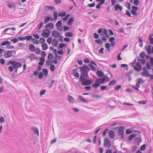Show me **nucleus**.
I'll list each match as a JSON object with an SVG mask.
<instances>
[{
	"label": "nucleus",
	"mask_w": 153,
	"mask_h": 153,
	"mask_svg": "<svg viewBox=\"0 0 153 153\" xmlns=\"http://www.w3.org/2000/svg\"><path fill=\"white\" fill-rule=\"evenodd\" d=\"M115 38L113 37H111L109 39V41L111 42V46L112 47H113L115 44Z\"/></svg>",
	"instance_id": "12"
},
{
	"label": "nucleus",
	"mask_w": 153,
	"mask_h": 153,
	"mask_svg": "<svg viewBox=\"0 0 153 153\" xmlns=\"http://www.w3.org/2000/svg\"><path fill=\"white\" fill-rule=\"evenodd\" d=\"M134 69L137 71H140L142 69V66L139 62H137L136 65L134 67Z\"/></svg>",
	"instance_id": "8"
},
{
	"label": "nucleus",
	"mask_w": 153,
	"mask_h": 153,
	"mask_svg": "<svg viewBox=\"0 0 153 153\" xmlns=\"http://www.w3.org/2000/svg\"><path fill=\"white\" fill-rule=\"evenodd\" d=\"M7 49H13L14 47V46L10 45L9 44H8L7 45Z\"/></svg>",
	"instance_id": "45"
},
{
	"label": "nucleus",
	"mask_w": 153,
	"mask_h": 153,
	"mask_svg": "<svg viewBox=\"0 0 153 153\" xmlns=\"http://www.w3.org/2000/svg\"><path fill=\"white\" fill-rule=\"evenodd\" d=\"M52 36L55 38L59 37L60 36V33L57 31H53L51 33Z\"/></svg>",
	"instance_id": "11"
},
{
	"label": "nucleus",
	"mask_w": 153,
	"mask_h": 153,
	"mask_svg": "<svg viewBox=\"0 0 153 153\" xmlns=\"http://www.w3.org/2000/svg\"><path fill=\"white\" fill-rule=\"evenodd\" d=\"M54 27V25L52 23H49L48 24L45 26V28H49L52 29Z\"/></svg>",
	"instance_id": "13"
},
{
	"label": "nucleus",
	"mask_w": 153,
	"mask_h": 153,
	"mask_svg": "<svg viewBox=\"0 0 153 153\" xmlns=\"http://www.w3.org/2000/svg\"><path fill=\"white\" fill-rule=\"evenodd\" d=\"M10 44V42H9L8 41H5V42H2L1 44V46H4V45H7V44Z\"/></svg>",
	"instance_id": "35"
},
{
	"label": "nucleus",
	"mask_w": 153,
	"mask_h": 153,
	"mask_svg": "<svg viewBox=\"0 0 153 153\" xmlns=\"http://www.w3.org/2000/svg\"><path fill=\"white\" fill-rule=\"evenodd\" d=\"M42 48L43 50H45L48 48V46L46 43L43 44L42 45Z\"/></svg>",
	"instance_id": "27"
},
{
	"label": "nucleus",
	"mask_w": 153,
	"mask_h": 153,
	"mask_svg": "<svg viewBox=\"0 0 153 153\" xmlns=\"http://www.w3.org/2000/svg\"><path fill=\"white\" fill-rule=\"evenodd\" d=\"M74 21V18L73 17H71L68 21V25H72V23Z\"/></svg>",
	"instance_id": "24"
},
{
	"label": "nucleus",
	"mask_w": 153,
	"mask_h": 153,
	"mask_svg": "<svg viewBox=\"0 0 153 153\" xmlns=\"http://www.w3.org/2000/svg\"><path fill=\"white\" fill-rule=\"evenodd\" d=\"M10 64H11L13 66L14 69L20 68L22 66V64L20 63L15 61L10 60L7 65H9Z\"/></svg>",
	"instance_id": "4"
},
{
	"label": "nucleus",
	"mask_w": 153,
	"mask_h": 153,
	"mask_svg": "<svg viewBox=\"0 0 153 153\" xmlns=\"http://www.w3.org/2000/svg\"><path fill=\"white\" fill-rule=\"evenodd\" d=\"M135 140L138 143H140L141 141L140 137H137L135 139Z\"/></svg>",
	"instance_id": "54"
},
{
	"label": "nucleus",
	"mask_w": 153,
	"mask_h": 153,
	"mask_svg": "<svg viewBox=\"0 0 153 153\" xmlns=\"http://www.w3.org/2000/svg\"><path fill=\"white\" fill-rule=\"evenodd\" d=\"M77 72V70L76 69H75L73 70L72 71V74L74 76L76 74Z\"/></svg>",
	"instance_id": "61"
},
{
	"label": "nucleus",
	"mask_w": 153,
	"mask_h": 153,
	"mask_svg": "<svg viewBox=\"0 0 153 153\" xmlns=\"http://www.w3.org/2000/svg\"><path fill=\"white\" fill-rule=\"evenodd\" d=\"M133 73V71L132 70H130L128 72H127L126 74V75L127 76H129L130 75Z\"/></svg>",
	"instance_id": "48"
},
{
	"label": "nucleus",
	"mask_w": 153,
	"mask_h": 153,
	"mask_svg": "<svg viewBox=\"0 0 153 153\" xmlns=\"http://www.w3.org/2000/svg\"><path fill=\"white\" fill-rule=\"evenodd\" d=\"M66 14L65 12H63L59 14L58 15L59 16H65L66 15Z\"/></svg>",
	"instance_id": "41"
},
{
	"label": "nucleus",
	"mask_w": 153,
	"mask_h": 153,
	"mask_svg": "<svg viewBox=\"0 0 153 153\" xmlns=\"http://www.w3.org/2000/svg\"><path fill=\"white\" fill-rule=\"evenodd\" d=\"M41 55L42 57H45L46 56V53L45 51H42L41 53Z\"/></svg>",
	"instance_id": "64"
},
{
	"label": "nucleus",
	"mask_w": 153,
	"mask_h": 153,
	"mask_svg": "<svg viewBox=\"0 0 153 153\" xmlns=\"http://www.w3.org/2000/svg\"><path fill=\"white\" fill-rule=\"evenodd\" d=\"M136 136V134H131L128 137V140L129 141H131L133 138L135 137Z\"/></svg>",
	"instance_id": "21"
},
{
	"label": "nucleus",
	"mask_w": 153,
	"mask_h": 153,
	"mask_svg": "<svg viewBox=\"0 0 153 153\" xmlns=\"http://www.w3.org/2000/svg\"><path fill=\"white\" fill-rule=\"evenodd\" d=\"M81 75L80 77L88 76V72L90 70L89 67L86 65H85L80 68Z\"/></svg>",
	"instance_id": "1"
},
{
	"label": "nucleus",
	"mask_w": 153,
	"mask_h": 153,
	"mask_svg": "<svg viewBox=\"0 0 153 153\" xmlns=\"http://www.w3.org/2000/svg\"><path fill=\"white\" fill-rule=\"evenodd\" d=\"M104 145L105 146H107L108 148H109L111 146V142L109 141V140L108 138H106L105 139Z\"/></svg>",
	"instance_id": "9"
},
{
	"label": "nucleus",
	"mask_w": 153,
	"mask_h": 153,
	"mask_svg": "<svg viewBox=\"0 0 153 153\" xmlns=\"http://www.w3.org/2000/svg\"><path fill=\"white\" fill-rule=\"evenodd\" d=\"M12 51H8L5 52L4 54V56L6 58H8L12 56Z\"/></svg>",
	"instance_id": "10"
},
{
	"label": "nucleus",
	"mask_w": 153,
	"mask_h": 153,
	"mask_svg": "<svg viewBox=\"0 0 153 153\" xmlns=\"http://www.w3.org/2000/svg\"><path fill=\"white\" fill-rule=\"evenodd\" d=\"M109 130L108 128L106 129L103 131L102 133V135L105 136L106 135L107 132L109 131Z\"/></svg>",
	"instance_id": "55"
},
{
	"label": "nucleus",
	"mask_w": 153,
	"mask_h": 153,
	"mask_svg": "<svg viewBox=\"0 0 153 153\" xmlns=\"http://www.w3.org/2000/svg\"><path fill=\"white\" fill-rule=\"evenodd\" d=\"M105 77L102 79H97L95 81L94 84L92 85V86L95 88H96L100 86V83H103L105 82Z\"/></svg>",
	"instance_id": "3"
},
{
	"label": "nucleus",
	"mask_w": 153,
	"mask_h": 153,
	"mask_svg": "<svg viewBox=\"0 0 153 153\" xmlns=\"http://www.w3.org/2000/svg\"><path fill=\"white\" fill-rule=\"evenodd\" d=\"M137 82L140 84L143 83L144 82V81L142 79L140 78L137 79Z\"/></svg>",
	"instance_id": "47"
},
{
	"label": "nucleus",
	"mask_w": 153,
	"mask_h": 153,
	"mask_svg": "<svg viewBox=\"0 0 153 153\" xmlns=\"http://www.w3.org/2000/svg\"><path fill=\"white\" fill-rule=\"evenodd\" d=\"M140 58H144L146 56L145 53L144 52H141L140 54Z\"/></svg>",
	"instance_id": "38"
},
{
	"label": "nucleus",
	"mask_w": 153,
	"mask_h": 153,
	"mask_svg": "<svg viewBox=\"0 0 153 153\" xmlns=\"http://www.w3.org/2000/svg\"><path fill=\"white\" fill-rule=\"evenodd\" d=\"M55 67L54 65H51L50 68V70L51 71L53 72L55 70Z\"/></svg>",
	"instance_id": "39"
},
{
	"label": "nucleus",
	"mask_w": 153,
	"mask_h": 153,
	"mask_svg": "<svg viewBox=\"0 0 153 153\" xmlns=\"http://www.w3.org/2000/svg\"><path fill=\"white\" fill-rule=\"evenodd\" d=\"M88 76H85L80 77L79 80L81 82L82 85H88L91 84L93 82L91 79H88L86 78H88Z\"/></svg>",
	"instance_id": "2"
},
{
	"label": "nucleus",
	"mask_w": 153,
	"mask_h": 153,
	"mask_svg": "<svg viewBox=\"0 0 153 153\" xmlns=\"http://www.w3.org/2000/svg\"><path fill=\"white\" fill-rule=\"evenodd\" d=\"M26 39L27 40H35V39L33 38L31 36H26Z\"/></svg>",
	"instance_id": "28"
},
{
	"label": "nucleus",
	"mask_w": 153,
	"mask_h": 153,
	"mask_svg": "<svg viewBox=\"0 0 153 153\" xmlns=\"http://www.w3.org/2000/svg\"><path fill=\"white\" fill-rule=\"evenodd\" d=\"M35 53L37 54H39L40 53V50L39 48H36L35 49Z\"/></svg>",
	"instance_id": "42"
},
{
	"label": "nucleus",
	"mask_w": 153,
	"mask_h": 153,
	"mask_svg": "<svg viewBox=\"0 0 153 153\" xmlns=\"http://www.w3.org/2000/svg\"><path fill=\"white\" fill-rule=\"evenodd\" d=\"M105 46L106 48L107 49L108 51H109L110 47V44L109 43H105Z\"/></svg>",
	"instance_id": "33"
},
{
	"label": "nucleus",
	"mask_w": 153,
	"mask_h": 153,
	"mask_svg": "<svg viewBox=\"0 0 153 153\" xmlns=\"http://www.w3.org/2000/svg\"><path fill=\"white\" fill-rule=\"evenodd\" d=\"M88 65L91 68L92 70L93 71H95L96 70V68L93 65H94L95 66H97V64L95 62L93 61H91Z\"/></svg>",
	"instance_id": "7"
},
{
	"label": "nucleus",
	"mask_w": 153,
	"mask_h": 153,
	"mask_svg": "<svg viewBox=\"0 0 153 153\" xmlns=\"http://www.w3.org/2000/svg\"><path fill=\"white\" fill-rule=\"evenodd\" d=\"M109 135L111 138H114L115 136L114 131L113 130H111L109 133Z\"/></svg>",
	"instance_id": "18"
},
{
	"label": "nucleus",
	"mask_w": 153,
	"mask_h": 153,
	"mask_svg": "<svg viewBox=\"0 0 153 153\" xmlns=\"http://www.w3.org/2000/svg\"><path fill=\"white\" fill-rule=\"evenodd\" d=\"M149 72L146 71H143L142 73V75L144 76L148 77V76L149 75Z\"/></svg>",
	"instance_id": "20"
},
{
	"label": "nucleus",
	"mask_w": 153,
	"mask_h": 153,
	"mask_svg": "<svg viewBox=\"0 0 153 153\" xmlns=\"http://www.w3.org/2000/svg\"><path fill=\"white\" fill-rule=\"evenodd\" d=\"M126 6L129 10L131 9V4L128 2L126 3Z\"/></svg>",
	"instance_id": "44"
},
{
	"label": "nucleus",
	"mask_w": 153,
	"mask_h": 153,
	"mask_svg": "<svg viewBox=\"0 0 153 153\" xmlns=\"http://www.w3.org/2000/svg\"><path fill=\"white\" fill-rule=\"evenodd\" d=\"M43 74L40 72L39 73L38 77L39 79H42L43 77Z\"/></svg>",
	"instance_id": "58"
},
{
	"label": "nucleus",
	"mask_w": 153,
	"mask_h": 153,
	"mask_svg": "<svg viewBox=\"0 0 153 153\" xmlns=\"http://www.w3.org/2000/svg\"><path fill=\"white\" fill-rule=\"evenodd\" d=\"M153 36V34L151 35L149 37V40H150V43L151 44H153V38H152L151 37Z\"/></svg>",
	"instance_id": "43"
},
{
	"label": "nucleus",
	"mask_w": 153,
	"mask_h": 153,
	"mask_svg": "<svg viewBox=\"0 0 153 153\" xmlns=\"http://www.w3.org/2000/svg\"><path fill=\"white\" fill-rule=\"evenodd\" d=\"M52 39V38L51 37H49L47 39V42L48 43L50 44L51 42Z\"/></svg>",
	"instance_id": "49"
},
{
	"label": "nucleus",
	"mask_w": 153,
	"mask_h": 153,
	"mask_svg": "<svg viewBox=\"0 0 153 153\" xmlns=\"http://www.w3.org/2000/svg\"><path fill=\"white\" fill-rule=\"evenodd\" d=\"M79 98L80 100L81 101L83 102L87 103L88 102V100L84 99L83 97L81 95H79Z\"/></svg>",
	"instance_id": "22"
},
{
	"label": "nucleus",
	"mask_w": 153,
	"mask_h": 153,
	"mask_svg": "<svg viewBox=\"0 0 153 153\" xmlns=\"http://www.w3.org/2000/svg\"><path fill=\"white\" fill-rule=\"evenodd\" d=\"M58 44V41L57 39H53L52 42V45L54 47H56Z\"/></svg>",
	"instance_id": "17"
},
{
	"label": "nucleus",
	"mask_w": 153,
	"mask_h": 153,
	"mask_svg": "<svg viewBox=\"0 0 153 153\" xmlns=\"http://www.w3.org/2000/svg\"><path fill=\"white\" fill-rule=\"evenodd\" d=\"M147 102L146 100H142L141 101H140L138 102V103L140 104H145Z\"/></svg>",
	"instance_id": "51"
},
{
	"label": "nucleus",
	"mask_w": 153,
	"mask_h": 153,
	"mask_svg": "<svg viewBox=\"0 0 153 153\" xmlns=\"http://www.w3.org/2000/svg\"><path fill=\"white\" fill-rule=\"evenodd\" d=\"M50 19L51 20V21H53V19L51 17H50L49 16H46L44 20V23L46 24L49 21Z\"/></svg>",
	"instance_id": "14"
},
{
	"label": "nucleus",
	"mask_w": 153,
	"mask_h": 153,
	"mask_svg": "<svg viewBox=\"0 0 153 153\" xmlns=\"http://www.w3.org/2000/svg\"><path fill=\"white\" fill-rule=\"evenodd\" d=\"M50 32L49 30L45 29L43 30L42 35L44 37L47 38L49 35Z\"/></svg>",
	"instance_id": "6"
},
{
	"label": "nucleus",
	"mask_w": 153,
	"mask_h": 153,
	"mask_svg": "<svg viewBox=\"0 0 153 153\" xmlns=\"http://www.w3.org/2000/svg\"><path fill=\"white\" fill-rule=\"evenodd\" d=\"M53 58V54L51 53H49L48 57V58L49 61H51Z\"/></svg>",
	"instance_id": "32"
},
{
	"label": "nucleus",
	"mask_w": 153,
	"mask_h": 153,
	"mask_svg": "<svg viewBox=\"0 0 153 153\" xmlns=\"http://www.w3.org/2000/svg\"><path fill=\"white\" fill-rule=\"evenodd\" d=\"M124 128L123 126H122L120 127L118 129V135L119 136H121V139H123L124 137Z\"/></svg>",
	"instance_id": "5"
},
{
	"label": "nucleus",
	"mask_w": 153,
	"mask_h": 153,
	"mask_svg": "<svg viewBox=\"0 0 153 153\" xmlns=\"http://www.w3.org/2000/svg\"><path fill=\"white\" fill-rule=\"evenodd\" d=\"M116 83V82L115 80H113L111 81L109 83V85H114Z\"/></svg>",
	"instance_id": "36"
},
{
	"label": "nucleus",
	"mask_w": 153,
	"mask_h": 153,
	"mask_svg": "<svg viewBox=\"0 0 153 153\" xmlns=\"http://www.w3.org/2000/svg\"><path fill=\"white\" fill-rule=\"evenodd\" d=\"M54 82H55V80H52L51 81V84L49 85L48 86V87H49V88H51V87L53 85V83H54Z\"/></svg>",
	"instance_id": "63"
},
{
	"label": "nucleus",
	"mask_w": 153,
	"mask_h": 153,
	"mask_svg": "<svg viewBox=\"0 0 153 153\" xmlns=\"http://www.w3.org/2000/svg\"><path fill=\"white\" fill-rule=\"evenodd\" d=\"M95 41L98 44L100 45H102V42L100 39H98L97 40H96Z\"/></svg>",
	"instance_id": "37"
},
{
	"label": "nucleus",
	"mask_w": 153,
	"mask_h": 153,
	"mask_svg": "<svg viewBox=\"0 0 153 153\" xmlns=\"http://www.w3.org/2000/svg\"><path fill=\"white\" fill-rule=\"evenodd\" d=\"M62 2V0H54V2L56 4H60Z\"/></svg>",
	"instance_id": "40"
},
{
	"label": "nucleus",
	"mask_w": 153,
	"mask_h": 153,
	"mask_svg": "<svg viewBox=\"0 0 153 153\" xmlns=\"http://www.w3.org/2000/svg\"><path fill=\"white\" fill-rule=\"evenodd\" d=\"M62 23L61 20L58 21L56 24V26L57 28L61 26Z\"/></svg>",
	"instance_id": "26"
},
{
	"label": "nucleus",
	"mask_w": 153,
	"mask_h": 153,
	"mask_svg": "<svg viewBox=\"0 0 153 153\" xmlns=\"http://www.w3.org/2000/svg\"><path fill=\"white\" fill-rule=\"evenodd\" d=\"M65 46L66 47L67 46V45H66L65 44L63 43H60L59 45L58 49H59V48H62Z\"/></svg>",
	"instance_id": "29"
},
{
	"label": "nucleus",
	"mask_w": 153,
	"mask_h": 153,
	"mask_svg": "<svg viewBox=\"0 0 153 153\" xmlns=\"http://www.w3.org/2000/svg\"><path fill=\"white\" fill-rule=\"evenodd\" d=\"M132 132V131L130 129H128L126 131V133L127 134L131 133Z\"/></svg>",
	"instance_id": "46"
},
{
	"label": "nucleus",
	"mask_w": 153,
	"mask_h": 153,
	"mask_svg": "<svg viewBox=\"0 0 153 153\" xmlns=\"http://www.w3.org/2000/svg\"><path fill=\"white\" fill-rule=\"evenodd\" d=\"M104 48H102L99 51V53L100 54H103L104 53Z\"/></svg>",
	"instance_id": "62"
},
{
	"label": "nucleus",
	"mask_w": 153,
	"mask_h": 153,
	"mask_svg": "<svg viewBox=\"0 0 153 153\" xmlns=\"http://www.w3.org/2000/svg\"><path fill=\"white\" fill-rule=\"evenodd\" d=\"M46 91V90H41L40 92V95L42 96L44 95Z\"/></svg>",
	"instance_id": "50"
},
{
	"label": "nucleus",
	"mask_w": 153,
	"mask_h": 153,
	"mask_svg": "<svg viewBox=\"0 0 153 153\" xmlns=\"http://www.w3.org/2000/svg\"><path fill=\"white\" fill-rule=\"evenodd\" d=\"M68 100L69 102H70L72 103H74V98L71 96L69 95L68 96Z\"/></svg>",
	"instance_id": "23"
},
{
	"label": "nucleus",
	"mask_w": 153,
	"mask_h": 153,
	"mask_svg": "<svg viewBox=\"0 0 153 153\" xmlns=\"http://www.w3.org/2000/svg\"><path fill=\"white\" fill-rule=\"evenodd\" d=\"M98 76L100 77H102L103 75V72L101 71H98L97 73Z\"/></svg>",
	"instance_id": "31"
},
{
	"label": "nucleus",
	"mask_w": 153,
	"mask_h": 153,
	"mask_svg": "<svg viewBox=\"0 0 153 153\" xmlns=\"http://www.w3.org/2000/svg\"><path fill=\"white\" fill-rule=\"evenodd\" d=\"M32 129L33 131L35 133H36L38 135H39V130L36 127H33L32 128Z\"/></svg>",
	"instance_id": "19"
},
{
	"label": "nucleus",
	"mask_w": 153,
	"mask_h": 153,
	"mask_svg": "<svg viewBox=\"0 0 153 153\" xmlns=\"http://www.w3.org/2000/svg\"><path fill=\"white\" fill-rule=\"evenodd\" d=\"M146 145L145 144H144L142 145L140 148V149L142 151L144 150L145 149Z\"/></svg>",
	"instance_id": "57"
},
{
	"label": "nucleus",
	"mask_w": 153,
	"mask_h": 153,
	"mask_svg": "<svg viewBox=\"0 0 153 153\" xmlns=\"http://www.w3.org/2000/svg\"><path fill=\"white\" fill-rule=\"evenodd\" d=\"M134 4L136 6H137L139 4V0H134Z\"/></svg>",
	"instance_id": "59"
},
{
	"label": "nucleus",
	"mask_w": 153,
	"mask_h": 153,
	"mask_svg": "<svg viewBox=\"0 0 153 153\" xmlns=\"http://www.w3.org/2000/svg\"><path fill=\"white\" fill-rule=\"evenodd\" d=\"M42 72L45 76H47L48 74V71L47 69L43 68Z\"/></svg>",
	"instance_id": "34"
},
{
	"label": "nucleus",
	"mask_w": 153,
	"mask_h": 153,
	"mask_svg": "<svg viewBox=\"0 0 153 153\" xmlns=\"http://www.w3.org/2000/svg\"><path fill=\"white\" fill-rule=\"evenodd\" d=\"M115 11H117L118 9H119L120 11H121L122 10L123 8L121 6H120L118 4H117L115 5Z\"/></svg>",
	"instance_id": "16"
},
{
	"label": "nucleus",
	"mask_w": 153,
	"mask_h": 153,
	"mask_svg": "<svg viewBox=\"0 0 153 153\" xmlns=\"http://www.w3.org/2000/svg\"><path fill=\"white\" fill-rule=\"evenodd\" d=\"M29 50L32 52H34L35 50V47L34 45L32 44H30L29 46Z\"/></svg>",
	"instance_id": "15"
},
{
	"label": "nucleus",
	"mask_w": 153,
	"mask_h": 153,
	"mask_svg": "<svg viewBox=\"0 0 153 153\" xmlns=\"http://www.w3.org/2000/svg\"><path fill=\"white\" fill-rule=\"evenodd\" d=\"M151 45H149L148 47V49L147 50V52L149 54H150L151 53Z\"/></svg>",
	"instance_id": "53"
},
{
	"label": "nucleus",
	"mask_w": 153,
	"mask_h": 153,
	"mask_svg": "<svg viewBox=\"0 0 153 153\" xmlns=\"http://www.w3.org/2000/svg\"><path fill=\"white\" fill-rule=\"evenodd\" d=\"M107 88V86L106 85H102L101 87V89L102 90H104Z\"/></svg>",
	"instance_id": "60"
},
{
	"label": "nucleus",
	"mask_w": 153,
	"mask_h": 153,
	"mask_svg": "<svg viewBox=\"0 0 153 153\" xmlns=\"http://www.w3.org/2000/svg\"><path fill=\"white\" fill-rule=\"evenodd\" d=\"M137 149V147L136 146H133L131 150L132 152H134Z\"/></svg>",
	"instance_id": "56"
},
{
	"label": "nucleus",
	"mask_w": 153,
	"mask_h": 153,
	"mask_svg": "<svg viewBox=\"0 0 153 153\" xmlns=\"http://www.w3.org/2000/svg\"><path fill=\"white\" fill-rule=\"evenodd\" d=\"M65 35L67 37H71L73 36V34L71 32H68L66 33L65 34Z\"/></svg>",
	"instance_id": "30"
},
{
	"label": "nucleus",
	"mask_w": 153,
	"mask_h": 153,
	"mask_svg": "<svg viewBox=\"0 0 153 153\" xmlns=\"http://www.w3.org/2000/svg\"><path fill=\"white\" fill-rule=\"evenodd\" d=\"M57 13L56 12L54 11L53 12V15L54 17V20H56L57 18Z\"/></svg>",
	"instance_id": "52"
},
{
	"label": "nucleus",
	"mask_w": 153,
	"mask_h": 153,
	"mask_svg": "<svg viewBox=\"0 0 153 153\" xmlns=\"http://www.w3.org/2000/svg\"><path fill=\"white\" fill-rule=\"evenodd\" d=\"M28 58L30 59L31 61H32L35 59V55L33 53L30 54L28 57Z\"/></svg>",
	"instance_id": "25"
}]
</instances>
